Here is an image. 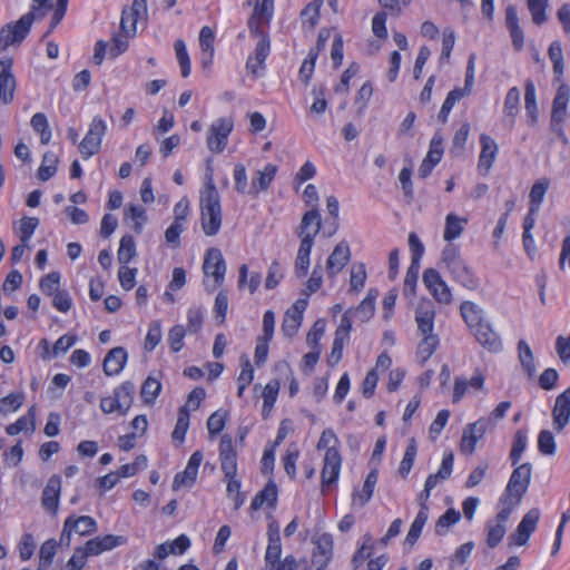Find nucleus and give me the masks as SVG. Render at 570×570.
Instances as JSON below:
<instances>
[{"label":"nucleus","mask_w":570,"mask_h":570,"mask_svg":"<svg viewBox=\"0 0 570 570\" xmlns=\"http://www.w3.org/2000/svg\"><path fill=\"white\" fill-rule=\"evenodd\" d=\"M200 222L206 236H215L222 226V206L217 188L209 176L204 190L200 193Z\"/></svg>","instance_id":"obj_1"},{"label":"nucleus","mask_w":570,"mask_h":570,"mask_svg":"<svg viewBox=\"0 0 570 570\" xmlns=\"http://www.w3.org/2000/svg\"><path fill=\"white\" fill-rule=\"evenodd\" d=\"M50 0H33L32 10L45 7ZM35 21V13L30 11L14 23H7L0 29V51L6 50L10 45L20 43L28 36Z\"/></svg>","instance_id":"obj_2"},{"label":"nucleus","mask_w":570,"mask_h":570,"mask_svg":"<svg viewBox=\"0 0 570 570\" xmlns=\"http://www.w3.org/2000/svg\"><path fill=\"white\" fill-rule=\"evenodd\" d=\"M203 272L205 276L214 277L213 285H209L208 282L204 281L205 289L208 293L214 292L216 287L220 286L224 283L226 263L220 249L210 247L206 250L203 263Z\"/></svg>","instance_id":"obj_3"},{"label":"nucleus","mask_w":570,"mask_h":570,"mask_svg":"<svg viewBox=\"0 0 570 570\" xmlns=\"http://www.w3.org/2000/svg\"><path fill=\"white\" fill-rule=\"evenodd\" d=\"M106 131V121L100 116L94 117L87 134L78 145L79 153L83 159H89L99 153Z\"/></svg>","instance_id":"obj_4"},{"label":"nucleus","mask_w":570,"mask_h":570,"mask_svg":"<svg viewBox=\"0 0 570 570\" xmlns=\"http://www.w3.org/2000/svg\"><path fill=\"white\" fill-rule=\"evenodd\" d=\"M505 490L503 492V500L509 497L515 498V501H521L527 493L531 481L532 465L529 462L514 465Z\"/></svg>","instance_id":"obj_5"},{"label":"nucleus","mask_w":570,"mask_h":570,"mask_svg":"<svg viewBox=\"0 0 570 570\" xmlns=\"http://www.w3.org/2000/svg\"><path fill=\"white\" fill-rule=\"evenodd\" d=\"M234 127L233 120L229 118H218L215 120L207 135V147L210 151L219 154L224 151L227 139Z\"/></svg>","instance_id":"obj_6"},{"label":"nucleus","mask_w":570,"mask_h":570,"mask_svg":"<svg viewBox=\"0 0 570 570\" xmlns=\"http://www.w3.org/2000/svg\"><path fill=\"white\" fill-rule=\"evenodd\" d=\"M342 466V456L336 446L328 448L325 451L324 464L321 472L322 491L335 484L338 480Z\"/></svg>","instance_id":"obj_7"},{"label":"nucleus","mask_w":570,"mask_h":570,"mask_svg":"<svg viewBox=\"0 0 570 570\" xmlns=\"http://www.w3.org/2000/svg\"><path fill=\"white\" fill-rule=\"evenodd\" d=\"M423 283L440 304H450L452 302L451 289L436 269L426 268L423 272Z\"/></svg>","instance_id":"obj_8"},{"label":"nucleus","mask_w":570,"mask_h":570,"mask_svg":"<svg viewBox=\"0 0 570 570\" xmlns=\"http://www.w3.org/2000/svg\"><path fill=\"white\" fill-rule=\"evenodd\" d=\"M540 519L538 508L530 509L522 518L514 533L509 535L510 544L523 546L528 542L530 535L535 531Z\"/></svg>","instance_id":"obj_9"},{"label":"nucleus","mask_w":570,"mask_h":570,"mask_svg":"<svg viewBox=\"0 0 570 570\" xmlns=\"http://www.w3.org/2000/svg\"><path fill=\"white\" fill-rule=\"evenodd\" d=\"M220 468L225 479H232L237 474V454L234 449L233 439L224 434L219 442Z\"/></svg>","instance_id":"obj_10"},{"label":"nucleus","mask_w":570,"mask_h":570,"mask_svg":"<svg viewBox=\"0 0 570 570\" xmlns=\"http://www.w3.org/2000/svg\"><path fill=\"white\" fill-rule=\"evenodd\" d=\"M11 58L0 59V101L4 105L13 100L16 78L12 73Z\"/></svg>","instance_id":"obj_11"},{"label":"nucleus","mask_w":570,"mask_h":570,"mask_svg":"<svg viewBox=\"0 0 570 570\" xmlns=\"http://www.w3.org/2000/svg\"><path fill=\"white\" fill-rule=\"evenodd\" d=\"M487 425L484 420H479L464 428L460 442V450L463 454L471 455L474 453L478 441L485 434Z\"/></svg>","instance_id":"obj_12"},{"label":"nucleus","mask_w":570,"mask_h":570,"mask_svg":"<svg viewBox=\"0 0 570 570\" xmlns=\"http://www.w3.org/2000/svg\"><path fill=\"white\" fill-rule=\"evenodd\" d=\"M552 421L556 431L561 432L570 421V386L559 394L552 409Z\"/></svg>","instance_id":"obj_13"},{"label":"nucleus","mask_w":570,"mask_h":570,"mask_svg":"<svg viewBox=\"0 0 570 570\" xmlns=\"http://www.w3.org/2000/svg\"><path fill=\"white\" fill-rule=\"evenodd\" d=\"M202 461L203 453L200 451H195L190 455L185 470L175 475L173 481V489L177 490L181 487H191L196 481Z\"/></svg>","instance_id":"obj_14"},{"label":"nucleus","mask_w":570,"mask_h":570,"mask_svg":"<svg viewBox=\"0 0 570 570\" xmlns=\"http://www.w3.org/2000/svg\"><path fill=\"white\" fill-rule=\"evenodd\" d=\"M61 492V478L53 474L49 478L41 497L42 508L52 514H56L59 507V499Z\"/></svg>","instance_id":"obj_15"},{"label":"nucleus","mask_w":570,"mask_h":570,"mask_svg":"<svg viewBox=\"0 0 570 570\" xmlns=\"http://www.w3.org/2000/svg\"><path fill=\"white\" fill-rule=\"evenodd\" d=\"M351 250L346 242L338 243L327 258L326 272L330 277L336 276L350 262Z\"/></svg>","instance_id":"obj_16"},{"label":"nucleus","mask_w":570,"mask_h":570,"mask_svg":"<svg viewBox=\"0 0 570 570\" xmlns=\"http://www.w3.org/2000/svg\"><path fill=\"white\" fill-rule=\"evenodd\" d=\"M271 52L269 37H263L255 46L254 53L246 61V69L254 76L258 75L259 69L265 68V60Z\"/></svg>","instance_id":"obj_17"},{"label":"nucleus","mask_w":570,"mask_h":570,"mask_svg":"<svg viewBox=\"0 0 570 570\" xmlns=\"http://www.w3.org/2000/svg\"><path fill=\"white\" fill-rule=\"evenodd\" d=\"M434 317L435 309L430 301L419 304L415 311V322L417 324V331L422 336L434 335Z\"/></svg>","instance_id":"obj_18"},{"label":"nucleus","mask_w":570,"mask_h":570,"mask_svg":"<svg viewBox=\"0 0 570 570\" xmlns=\"http://www.w3.org/2000/svg\"><path fill=\"white\" fill-rule=\"evenodd\" d=\"M481 151L478 161L479 170H484L487 174L497 158L499 147L495 140L489 135L482 134L480 136Z\"/></svg>","instance_id":"obj_19"},{"label":"nucleus","mask_w":570,"mask_h":570,"mask_svg":"<svg viewBox=\"0 0 570 570\" xmlns=\"http://www.w3.org/2000/svg\"><path fill=\"white\" fill-rule=\"evenodd\" d=\"M472 333L475 340L488 351L497 353L502 350L501 338L489 321L485 324H481Z\"/></svg>","instance_id":"obj_20"},{"label":"nucleus","mask_w":570,"mask_h":570,"mask_svg":"<svg viewBox=\"0 0 570 570\" xmlns=\"http://www.w3.org/2000/svg\"><path fill=\"white\" fill-rule=\"evenodd\" d=\"M452 275L453 279L469 289H474L478 286V278L472 268L465 263L463 258L456 261L454 264L446 267Z\"/></svg>","instance_id":"obj_21"},{"label":"nucleus","mask_w":570,"mask_h":570,"mask_svg":"<svg viewBox=\"0 0 570 570\" xmlns=\"http://www.w3.org/2000/svg\"><path fill=\"white\" fill-rule=\"evenodd\" d=\"M276 173L277 166L271 163L265 165L262 170H256L249 186L248 195L256 197L259 193L267 190Z\"/></svg>","instance_id":"obj_22"},{"label":"nucleus","mask_w":570,"mask_h":570,"mask_svg":"<svg viewBox=\"0 0 570 570\" xmlns=\"http://www.w3.org/2000/svg\"><path fill=\"white\" fill-rule=\"evenodd\" d=\"M379 480V472L376 469L371 470L364 481L362 490L356 487L352 493V505L363 508L373 497L374 488Z\"/></svg>","instance_id":"obj_23"},{"label":"nucleus","mask_w":570,"mask_h":570,"mask_svg":"<svg viewBox=\"0 0 570 570\" xmlns=\"http://www.w3.org/2000/svg\"><path fill=\"white\" fill-rule=\"evenodd\" d=\"M128 354L124 347L117 346L111 348L102 363L104 373L107 376L118 375L124 370Z\"/></svg>","instance_id":"obj_24"},{"label":"nucleus","mask_w":570,"mask_h":570,"mask_svg":"<svg viewBox=\"0 0 570 570\" xmlns=\"http://www.w3.org/2000/svg\"><path fill=\"white\" fill-rule=\"evenodd\" d=\"M461 316L466 326L473 332L481 324H485L488 320L484 316V309L471 301H464L460 306Z\"/></svg>","instance_id":"obj_25"},{"label":"nucleus","mask_w":570,"mask_h":570,"mask_svg":"<svg viewBox=\"0 0 570 570\" xmlns=\"http://www.w3.org/2000/svg\"><path fill=\"white\" fill-rule=\"evenodd\" d=\"M135 384L125 381L114 390L116 403L119 406V414L126 415L134 402Z\"/></svg>","instance_id":"obj_26"},{"label":"nucleus","mask_w":570,"mask_h":570,"mask_svg":"<svg viewBox=\"0 0 570 570\" xmlns=\"http://www.w3.org/2000/svg\"><path fill=\"white\" fill-rule=\"evenodd\" d=\"M277 487L273 481H269L262 491L256 493L250 503V509L254 511L259 510L264 504L269 508H275L277 503Z\"/></svg>","instance_id":"obj_27"},{"label":"nucleus","mask_w":570,"mask_h":570,"mask_svg":"<svg viewBox=\"0 0 570 570\" xmlns=\"http://www.w3.org/2000/svg\"><path fill=\"white\" fill-rule=\"evenodd\" d=\"M570 99V87L567 83H560L552 101L551 118L557 121L560 118H567V107Z\"/></svg>","instance_id":"obj_28"},{"label":"nucleus","mask_w":570,"mask_h":570,"mask_svg":"<svg viewBox=\"0 0 570 570\" xmlns=\"http://www.w3.org/2000/svg\"><path fill=\"white\" fill-rule=\"evenodd\" d=\"M36 430V405H32L27 414L20 416L14 423L9 424L6 428V432L8 435H17L20 432H30L33 433Z\"/></svg>","instance_id":"obj_29"},{"label":"nucleus","mask_w":570,"mask_h":570,"mask_svg":"<svg viewBox=\"0 0 570 570\" xmlns=\"http://www.w3.org/2000/svg\"><path fill=\"white\" fill-rule=\"evenodd\" d=\"M453 461H454L453 453L445 452L443 454L442 463H441V466H440L438 473L430 474L426 478L425 483H424V489L431 491L436 487L439 480H445V479L450 478V475L452 473V469H453Z\"/></svg>","instance_id":"obj_30"},{"label":"nucleus","mask_w":570,"mask_h":570,"mask_svg":"<svg viewBox=\"0 0 570 570\" xmlns=\"http://www.w3.org/2000/svg\"><path fill=\"white\" fill-rule=\"evenodd\" d=\"M518 358L528 379H533L535 375L534 356L529 344L524 340H520L518 342Z\"/></svg>","instance_id":"obj_31"},{"label":"nucleus","mask_w":570,"mask_h":570,"mask_svg":"<svg viewBox=\"0 0 570 570\" xmlns=\"http://www.w3.org/2000/svg\"><path fill=\"white\" fill-rule=\"evenodd\" d=\"M524 105L525 111L530 119V125H534L538 120V106L535 96V86L531 79L524 81Z\"/></svg>","instance_id":"obj_32"},{"label":"nucleus","mask_w":570,"mask_h":570,"mask_svg":"<svg viewBox=\"0 0 570 570\" xmlns=\"http://www.w3.org/2000/svg\"><path fill=\"white\" fill-rule=\"evenodd\" d=\"M161 392V383L158 377L153 375H148L144 381L140 389V397L142 402L147 405H151L155 403L156 399Z\"/></svg>","instance_id":"obj_33"},{"label":"nucleus","mask_w":570,"mask_h":570,"mask_svg":"<svg viewBox=\"0 0 570 570\" xmlns=\"http://www.w3.org/2000/svg\"><path fill=\"white\" fill-rule=\"evenodd\" d=\"M548 56L552 62V69L554 73V80L561 81L564 72V61L562 53V46L560 41L556 40L551 42L548 49Z\"/></svg>","instance_id":"obj_34"},{"label":"nucleus","mask_w":570,"mask_h":570,"mask_svg":"<svg viewBox=\"0 0 570 570\" xmlns=\"http://www.w3.org/2000/svg\"><path fill=\"white\" fill-rule=\"evenodd\" d=\"M322 227V217L320 210L317 208H312L307 210L303 217L299 225V234H312L315 233L317 235Z\"/></svg>","instance_id":"obj_35"},{"label":"nucleus","mask_w":570,"mask_h":570,"mask_svg":"<svg viewBox=\"0 0 570 570\" xmlns=\"http://www.w3.org/2000/svg\"><path fill=\"white\" fill-rule=\"evenodd\" d=\"M65 521L71 522L70 528L73 532L80 535H88L97 530V522L89 515H81L78 518L70 515Z\"/></svg>","instance_id":"obj_36"},{"label":"nucleus","mask_w":570,"mask_h":570,"mask_svg":"<svg viewBox=\"0 0 570 570\" xmlns=\"http://www.w3.org/2000/svg\"><path fill=\"white\" fill-rule=\"evenodd\" d=\"M528 435L525 430H518L514 433L512 448L510 451V461L512 465H517L522 458L523 452L527 449Z\"/></svg>","instance_id":"obj_37"},{"label":"nucleus","mask_w":570,"mask_h":570,"mask_svg":"<svg viewBox=\"0 0 570 570\" xmlns=\"http://www.w3.org/2000/svg\"><path fill=\"white\" fill-rule=\"evenodd\" d=\"M136 256V243L131 235H124L119 243L117 253L118 262L127 265Z\"/></svg>","instance_id":"obj_38"},{"label":"nucleus","mask_w":570,"mask_h":570,"mask_svg":"<svg viewBox=\"0 0 570 570\" xmlns=\"http://www.w3.org/2000/svg\"><path fill=\"white\" fill-rule=\"evenodd\" d=\"M24 403V394L22 392H13L0 399V416L18 411Z\"/></svg>","instance_id":"obj_39"},{"label":"nucleus","mask_w":570,"mask_h":570,"mask_svg":"<svg viewBox=\"0 0 570 570\" xmlns=\"http://www.w3.org/2000/svg\"><path fill=\"white\" fill-rule=\"evenodd\" d=\"M465 96V90L461 88H454L451 90L445 100L443 101V105L441 107V110L439 112V120L442 124H445L448 121L449 114L451 112L452 108L454 107L455 102L462 99Z\"/></svg>","instance_id":"obj_40"},{"label":"nucleus","mask_w":570,"mask_h":570,"mask_svg":"<svg viewBox=\"0 0 570 570\" xmlns=\"http://www.w3.org/2000/svg\"><path fill=\"white\" fill-rule=\"evenodd\" d=\"M461 519V514L453 508L448 509L436 521L435 523V534L444 535L448 533V530L451 525L459 522Z\"/></svg>","instance_id":"obj_41"},{"label":"nucleus","mask_w":570,"mask_h":570,"mask_svg":"<svg viewBox=\"0 0 570 570\" xmlns=\"http://www.w3.org/2000/svg\"><path fill=\"white\" fill-rule=\"evenodd\" d=\"M30 124L32 129L40 134L41 144H48L51 139V130L49 129L47 116L42 112H37L32 116Z\"/></svg>","instance_id":"obj_42"},{"label":"nucleus","mask_w":570,"mask_h":570,"mask_svg":"<svg viewBox=\"0 0 570 570\" xmlns=\"http://www.w3.org/2000/svg\"><path fill=\"white\" fill-rule=\"evenodd\" d=\"M519 105H520V90L517 87H512L508 90L505 99H504V107L503 111L505 116L511 118V121L513 122L514 117L519 112Z\"/></svg>","instance_id":"obj_43"},{"label":"nucleus","mask_w":570,"mask_h":570,"mask_svg":"<svg viewBox=\"0 0 570 570\" xmlns=\"http://www.w3.org/2000/svg\"><path fill=\"white\" fill-rule=\"evenodd\" d=\"M189 428V413L186 406L179 409L176 426L171 433L174 441L183 442Z\"/></svg>","instance_id":"obj_44"},{"label":"nucleus","mask_w":570,"mask_h":570,"mask_svg":"<svg viewBox=\"0 0 570 570\" xmlns=\"http://www.w3.org/2000/svg\"><path fill=\"white\" fill-rule=\"evenodd\" d=\"M463 232L462 220L454 214H449L445 217V228L443 237L445 240L451 242L458 238Z\"/></svg>","instance_id":"obj_45"},{"label":"nucleus","mask_w":570,"mask_h":570,"mask_svg":"<svg viewBox=\"0 0 570 570\" xmlns=\"http://www.w3.org/2000/svg\"><path fill=\"white\" fill-rule=\"evenodd\" d=\"M279 391L277 381L267 383L263 390V415L266 416L273 409Z\"/></svg>","instance_id":"obj_46"},{"label":"nucleus","mask_w":570,"mask_h":570,"mask_svg":"<svg viewBox=\"0 0 570 570\" xmlns=\"http://www.w3.org/2000/svg\"><path fill=\"white\" fill-rule=\"evenodd\" d=\"M174 48L176 51V57L178 63L180 66V72L184 78H187L190 75V59L186 49V45L184 40L178 39L174 43Z\"/></svg>","instance_id":"obj_47"},{"label":"nucleus","mask_w":570,"mask_h":570,"mask_svg":"<svg viewBox=\"0 0 570 570\" xmlns=\"http://www.w3.org/2000/svg\"><path fill=\"white\" fill-rule=\"evenodd\" d=\"M439 342L438 335L423 336L417 346V356L422 360V363L426 362L432 356Z\"/></svg>","instance_id":"obj_48"},{"label":"nucleus","mask_w":570,"mask_h":570,"mask_svg":"<svg viewBox=\"0 0 570 570\" xmlns=\"http://www.w3.org/2000/svg\"><path fill=\"white\" fill-rule=\"evenodd\" d=\"M416 452H417V445H416V441L415 439H411L409 441V444L405 449V452H404V455H403V459L401 461V464H400V468H399V472L402 474V475H407L413 466V463H414V460H415V456H416Z\"/></svg>","instance_id":"obj_49"},{"label":"nucleus","mask_w":570,"mask_h":570,"mask_svg":"<svg viewBox=\"0 0 570 570\" xmlns=\"http://www.w3.org/2000/svg\"><path fill=\"white\" fill-rule=\"evenodd\" d=\"M548 0H528V8L532 16V21L537 26H541L547 21Z\"/></svg>","instance_id":"obj_50"},{"label":"nucleus","mask_w":570,"mask_h":570,"mask_svg":"<svg viewBox=\"0 0 570 570\" xmlns=\"http://www.w3.org/2000/svg\"><path fill=\"white\" fill-rule=\"evenodd\" d=\"M322 2L318 0L309 2L301 12L303 22L309 24V29H314L320 20Z\"/></svg>","instance_id":"obj_51"},{"label":"nucleus","mask_w":570,"mask_h":570,"mask_svg":"<svg viewBox=\"0 0 570 570\" xmlns=\"http://www.w3.org/2000/svg\"><path fill=\"white\" fill-rule=\"evenodd\" d=\"M488 535H487V544L489 548H495L503 539L507 529L502 523H493L489 521L487 524Z\"/></svg>","instance_id":"obj_52"},{"label":"nucleus","mask_w":570,"mask_h":570,"mask_svg":"<svg viewBox=\"0 0 570 570\" xmlns=\"http://www.w3.org/2000/svg\"><path fill=\"white\" fill-rule=\"evenodd\" d=\"M214 40L215 35L212 28H209L208 26L203 27L199 32V46L202 49V53L208 55L209 61L213 59L214 56Z\"/></svg>","instance_id":"obj_53"},{"label":"nucleus","mask_w":570,"mask_h":570,"mask_svg":"<svg viewBox=\"0 0 570 570\" xmlns=\"http://www.w3.org/2000/svg\"><path fill=\"white\" fill-rule=\"evenodd\" d=\"M556 441L552 432L549 430L540 431L538 435V450L543 455H553L556 453Z\"/></svg>","instance_id":"obj_54"},{"label":"nucleus","mask_w":570,"mask_h":570,"mask_svg":"<svg viewBox=\"0 0 570 570\" xmlns=\"http://www.w3.org/2000/svg\"><path fill=\"white\" fill-rule=\"evenodd\" d=\"M60 285V273L51 272L43 276L39 282L41 292L46 295L52 296L59 289Z\"/></svg>","instance_id":"obj_55"},{"label":"nucleus","mask_w":570,"mask_h":570,"mask_svg":"<svg viewBox=\"0 0 570 570\" xmlns=\"http://www.w3.org/2000/svg\"><path fill=\"white\" fill-rule=\"evenodd\" d=\"M366 281V268L363 263H357L352 266L350 286L352 291L360 292Z\"/></svg>","instance_id":"obj_56"},{"label":"nucleus","mask_w":570,"mask_h":570,"mask_svg":"<svg viewBox=\"0 0 570 570\" xmlns=\"http://www.w3.org/2000/svg\"><path fill=\"white\" fill-rule=\"evenodd\" d=\"M352 314L360 323L370 321L375 312V305L370 303V299H363L355 308H351Z\"/></svg>","instance_id":"obj_57"},{"label":"nucleus","mask_w":570,"mask_h":570,"mask_svg":"<svg viewBox=\"0 0 570 570\" xmlns=\"http://www.w3.org/2000/svg\"><path fill=\"white\" fill-rule=\"evenodd\" d=\"M420 267H421L420 263L411 262V264L406 271V275H405V279H404V292L406 294H411V295L415 294V287H416V282L419 278Z\"/></svg>","instance_id":"obj_58"},{"label":"nucleus","mask_w":570,"mask_h":570,"mask_svg":"<svg viewBox=\"0 0 570 570\" xmlns=\"http://www.w3.org/2000/svg\"><path fill=\"white\" fill-rule=\"evenodd\" d=\"M186 328L183 325H175L169 330L168 342L173 352H179L184 346Z\"/></svg>","instance_id":"obj_59"},{"label":"nucleus","mask_w":570,"mask_h":570,"mask_svg":"<svg viewBox=\"0 0 570 570\" xmlns=\"http://www.w3.org/2000/svg\"><path fill=\"white\" fill-rule=\"evenodd\" d=\"M316 59H317V52H314V50L311 49L306 59L303 61V63L299 68V78L305 85H307L312 78Z\"/></svg>","instance_id":"obj_60"},{"label":"nucleus","mask_w":570,"mask_h":570,"mask_svg":"<svg viewBox=\"0 0 570 570\" xmlns=\"http://www.w3.org/2000/svg\"><path fill=\"white\" fill-rule=\"evenodd\" d=\"M282 554V540L281 539H268V544L265 552V563L272 566L281 560Z\"/></svg>","instance_id":"obj_61"},{"label":"nucleus","mask_w":570,"mask_h":570,"mask_svg":"<svg viewBox=\"0 0 570 570\" xmlns=\"http://www.w3.org/2000/svg\"><path fill=\"white\" fill-rule=\"evenodd\" d=\"M57 550V542L55 539L45 541L39 551V562L41 566L49 567L52 563Z\"/></svg>","instance_id":"obj_62"},{"label":"nucleus","mask_w":570,"mask_h":570,"mask_svg":"<svg viewBox=\"0 0 570 570\" xmlns=\"http://www.w3.org/2000/svg\"><path fill=\"white\" fill-rule=\"evenodd\" d=\"M161 340V327L160 324L154 322L149 325L147 335L145 337L144 347L146 351L151 352L159 344Z\"/></svg>","instance_id":"obj_63"},{"label":"nucleus","mask_w":570,"mask_h":570,"mask_svg":"<svg viewBox=\"0 0 570 570\" xmlns=\"http://www.w3.org/2000/svg\"><path fill=\"white\" fill-rule=\"evenodd\" d=\"M137 268H130L127 265H121L118 271V279L125 291H130L136 283Z\"/></svg>","instance_id":"obj_64"}]
</instances>
